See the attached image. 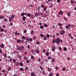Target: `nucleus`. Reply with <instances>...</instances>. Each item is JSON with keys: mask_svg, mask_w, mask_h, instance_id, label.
I'll use <instances>...</instances> for the list:
<instances>
[{"mask_svg": "<svg viewBox=\"0 0 76 76\" xmlns=\"http://www.w3.org/2000/svg\"><path fill=\"white\" fill-rule=\"evenodd\" d=\"M17 47V50H18V51H23L25 48V47L23 46H19L18 45H17L16 46Z\"/></svg>", "mask_w": 76, "mask_h": 76, "instance_id": "f257e3e1", "label": "nucleus"}, {"mask_svg": "<svg viewBox=\"0 0 76 76\" xmlns=\"http://www.w3.org/2000/svg\"><path fill=\"white\" fill-rule=\"evenodd\" d=\"M56 44L58 45V44H60V42H63V40L61 39L60 38H58L56 40Z\"/></svg>", "mask_w": 76, "mask_h": 76, "instance_id": "f03ea898", "label": "nucleus"}, {"mask_svg": "<svg viewBox=\"0 0 76 76\" xmlns=\"http://www.w3.org/2000/svg\"><path fill=\"white\" fill-rule=\"evenodd\" d=\"M15 16L13 15H11V17H9V22H12V20L15 18Z\"/></svg>", "mask_w": 76, "mask_h": 76, "instance_id": "7ed1b4c3", "label": "nucleus"}, {"mask_svg": "<svg viewBox=\"0 0 76 76\" xmlns=\"http://www.w3.org/2000/svg\"><path fill=\"white\" fill-rule=\"evenodd\" d=\"M37 9V10L38 12H40V13H42L41 12H43V13L44 12V10H43V9L41 8L40 6H39V7H38Z\"/></svg>", "mask_w": 76, "mask_h": 76, "instance_id": "20e7f679", "label": "nucleus"}, {"mask_svg": "<svg viewBox=\"0 0 76 76\" xmlns=\"http://www.w3.org/2000/svg\"><path fill=\"white\" fill-rule=\"evenodd\" d=\"M56 61L55 59L54 58H51V63L53 64L54 63V62Z\"/></svg>", "mask_w": 76, "mask_h": 76, "instance_id": "39448f33", "label": "nucleus"}, {"mask_svg": "<svg viewBox=\"0 0 76 76\" xmlns=\"http://www.w3.org/2000/svg\"><path fill=\"white\" fill-rule=\"evenodd\" d=\"M5 47V45H4V44L3 43L1 44L0 46V47L1 48H4Z\"/></svg>", "mask_w": 76, "mask_h": 76, "instance_id": "423d86ee", "label": "nucleus"}, {"mask_svg": "<svg viewBox=\"0 0 76 76\" xmlns=\"http://www.w3.org/2000/svg\"><path fill=\"white\" fill-rule=\"evenodd\" d=\"M56 46H53L52 48V51H53V52H54V51H55V50H56Z\"/></svg>", "mask_w": 76, "mask_h": 76, "instance_id": "0eeeda50", "label": "nucleus"}, {"mask_svg": "<svg viewBox=\"0 0 76 76\" xmlns=\"http://www.w3.org/2000/svg\"><path fill=\"white\" fill-rule=\"evenodd\" d=\"M65 33V31L63 30L62 31H61L60 32V34L61 35H63Z\"/></svg>", "mask_w": 76, "mask_h": 76, "instance_id": "6e6552de", "label": "nucleus"}, {"mask_svg": "<svg viewBox=\"0 0 76 76\" xmlns=\"http://www.w3.org/2000/svg\"><path fill=\"white\" fill-rule=\"evenodd\" d=\"M13 53L15 55H16V54H18V51H14L13 52Z\"/></svg>", "mask_w": 76, "mask_h": 76, "instance_id": "1a4fd4ad", "label": "nucleus"}, {"mask_svg": "<svg viewBox=\"0 0 76 76\" xmlns=\"http://www.w3.org/2000/svg\"><path fill=\"white\" fill-rule=\"evenodd\" d=\"M39 15V14H38V13L37 12H36L34 14V16L35 17H37V16H38Z\"/></svg>", "mask_w": 76, "mask_h": 76, "instance_id": "9d476101", "label": "nucleus"}, {"mask_svg": "<svg viewBox=\"0 0 76 76\" xmlns=\"http://www.w3.org/2000/svg\"><path fill=\"white\" fill-rule=\"evenodd\" d=\"M21 42V40L20 39H18L17 41V42L18 44H20V43Z\"/></svg>", "mask_w": 76, "mask_h": 76, "instance_id": "9b49d317", "label": "nucleus"}, {"mask_svg": "<svg viewBox=\"0 0 76 76\" xmlns=\"http://www.w3.org/2000/svg\"><path fill=\"white\" fill-rule=\"evenodd\" d=\"M17 57L19 58V59H21L22 58V56H19V55H18L17 56Z\"/></svg>", "mask_w": 76, "mask_h": 76, "instance_id": "f8f14e48", "label": "nucleus"}, {"mask_svg": "<svg viewBox=\"0 0 76 76\" xmlns=\"http://www.w3.org/2000/svg\"><path fill=\"white\" fill-rule=\"evenodd\" d=\"M25 40H26V41L25 42H28V41H29V38L28 37H26V38L25 39Z\"/></svg>", "mask_w": 76, "mask_h": 76, "instance_id": "ddd939ff", "label": "nucleus"}, {"mask_svg": "<svg viewBox=\"0 0 76 76\" xmlns=\"http://www.w3.org/2000/svg\"><path fill=\"white\" fill-rule=\"evenodd\" d=\"M4 16L1 15L0 16V19H4Z\"/></svg>", "mask_w": 76, "mask_h": 76, "instance_id": "4468645a", "label": "nucleus"}, {"mask_svg": "<svg viewBox=\"0 0 76 76\" xmlns=\"http://www.w3.org/2000/svg\"><path fill=\"white\" fill-rule=\"evenodd\" d=\"M47 7L46 6H45L43 8V10L44 11H46L47 10Z\"/></svg>", "mask_w": 76, "mask_h": 76, "instance_id": "2eb2a0df", "label": "nucleus"}, {"mask_svg": "<svg viewBox=\"0 0 76 76\" xmlns=\"http://www.w3.org/2000/svg\"><path fill=\"white\" fill-rule=\"evenodd\" d=\"M35 73L34 72H32L31 73V76H34V75H35Z\"/></svg>", "mask_w": 76, "mask_h": 76, "instance_id": "dca6fc26", "label": "nucleus"}, {"mask_svg": "<svg viewBox=\"0 0 76 76\" xmlns=\"http://www.w3.org/2000/svg\"><path fill=\"white\" fill-rule=\"evenodd\" d=\"M3 56L4 58H5V57H7V53H4Z\"/></svg>", "mask_w": 76, "mask_h": 76, "instance_id": "f3484780", "label": "nucleus"}, {"mask_svg": "<svg viewBox=\"0 0 76 76\" xmlns=\"http://www.w3.org/2000/svg\"><path fill=\"white\" fill-rule=\"evenodd\" d=\"M47 37H46V36L45 35L44 37V40H45V41H47Z\"/></svg>", "mask_w": 76, "mask_h": 76, "instance_id": "a211bd4d", "label": "nucleus"}, {"mask_svg": "<svg viewBox=\"0 0 76 76\" xmlns=\"http://www.w3.org/2000/svg\"><path fill=\"white\" fill-rule=\"evenodd\" d=\"M20 64V62H19V61L17 62L16 64L17 66H19Z\"/></svg>", "mask_w": 76, "mask_h": 76, "instance_id": "6ab92c4d", "label": "nucleus"}, {"mask_svg": "<svg viewBox=\"0 0 76 76\" xmlns=\"http://www.w3.org/2000/svg\"><path fill=\"white\" fill-rule=\"evenodd\" d=\"M36 53H39V50L38 49H37L36 51Z\"/></svg>", "mask_w": 76, "mask_h": 76, "instance_id": "aec40b11", "label": "nucleus"}, {"mask_svg": "<svg viewBox=\"0 0 76 76\" xmlns=\"http://www.w3.org/2000/svg\"><path fill=\"white\" fill-rule=\"evenodd\" d=\"M11 70V67L10 66H8V71H10Z\"/></svg>", "mask_w": 76, "mask_h": 76, "instance_id": "412c9836", "label": "nucleus"}, {"mask_svg": "<svg viewBox=\"0 0 76 76\" xmlns=\"http://www.w3.org/2000/svg\"><path fill=\"white\" fill-rule=\"evenodd\" d=\"M9 24L10 26H12L13 25V23L12 22L10 23Z\"/></svg>", "mask_w": 76, "mask_h": 76, "instance_id": "4be33fe9", "label": "nucleus"}, {"mask_svg": "<svg viewBox=\"0 0 76 76\" xmlns=\"http://www.w3.org/2000/svg\"><path fill=\"white\" fill-rule=\"evenodd\" d=\"M43 25L44 27H45V28H46L48 26V25L47 24H46L45 23H44Z\"/></svg>", "mask_w": 76, "mask_h": 76, "instance_id": "5701e85b", "label": "nucleus"}, {"mask_svg": "<svg viewBox=\"0 0 76 76\" xmlns=\"http://www.w3.org/2000/svg\"><path fill=\"white\" fill-rule=\"evenodd\" d=\"M20 66H23V64L22 62L20 63Z\"/></svg>", "mask_w": 76, "mask_h": 76, "instance_id": "b1692460", "label": "nucleus"}, {"mask_svg": "<svg viewBox=\"0 0 76 76\" xmlns=\"http://www.w3.org/2000/svg\"><path fill=\"white\" fill-rule=\"evenodd\" d=\"M59 14L60 15H61L63 14V12H62V11L61 10L60 12H59Z\"/></svg>", "mask_w": 76, "mask_h": 76, "instance_id": "393cba45", "label": "nucleus"}, {"mask_svg": "<svg viewBox=\"0 0 76 76\" xmlns=\"http://www.w3.org/2000/svg\"><path fill=\"white\" fill-rule=\"evenodd\" d=\"M20 71L22 72V71H23V67L20 68Z\"/></svg>", "mask_w": 76, "mask_h": 76, "instance_id": "a878e982", "label": "nucleus"}, {"mask_svg": "<svg viewBox=\"0 0 76 76\" xmlns=\"http://www.w3.org/2000/svg\"><path fill=\"white\" fill-rule=\"evenodd\" d=\"M23 21H25V19H26V17L25 16L23 17Z\"/></svg>", "mask_w": 76, "mask_h": 76, "instance_id": "bb28decb", "label": "nucleus"}, {"mask_svg": "<svg viewBox=\"0 0 76 76\" xmlns=\"http://www.w3.org/2000/svg\"><path fill=\"white\" fill-rule=\"evenodd\" d=\"M12 61L13 62V63H16V59H14L12 60Z\"/></svg>", "mask_w": 76, "mask_h": 76, "instance_id": "cd10ccee", "label": "nucleus"}, {"mask_svg": "<svg viewBox=\"0 0 76 76\" xmlns=\"http://www.w3.org/2000/svg\"><path fill=\"white\" fill-rule=\"evenodd\" d=\"M64 20H65V21H66V20H67V17H64Z\"/></svg>", "mask_w": 76, "mask_h": 76, "instance_id": "c85d7f7f", "label": "nucleus"}, {"mask_svg": "<svg viewBox=\"0 0 76 76\" xmlns=\"http://www.w3.org/2000/svg\"><path fill=\"white\" fill-rule=\"evenodd\" d=\"M74 2V1L73 0H71V5H72V4L73 3V2Z\"/></svg>", "mask_w": 76, "mask_h": 76, "instance_id": "c756f323", "label": "nucleus"}, {"mask_svg": "<svg viewBox=\"0 0 76 76\" xmlns=\"http://www.w3.org/2000/svg\"><path fill=\"white\" fill-rule=\"evenodd\" d=\"M34 31H31V35H33L34 34Z\"/></svg>", "mask_w": 76, "mask_h": 76, "instance_id": "7c9ffc66", "label": "nucleus"}, {"mask_svg": "<svg viewBox=\"0 0 76 76\" xmlns=\"http://www.w3.org/2000/svg\"><path fill=\"white\" fill-rule=\"evenodd\" d=\"M65 28L67 29H68L69 28V26H68V25H67L66 26H65Z\"/></svg>", "mask_w": 76, "mask_h": 76, "instance_id": "2f4dec72", "label": "nucleus"}, {"mask_svg": "<svg viewBox=\"0 0 76 76\" xmlns=\"http://www.w3.org/2000/svg\"><path fill=\"white\" fill-rule=\"evenodd\" d=\"M4 21L6 22L7 21V19L5 18H4Z\"/></svg>", "mask_w": 76, "mask_h": 76, "instance_id": "473e14b6", "label": "nucleus"}, {"mask_svg": "<svg viewBox=\"0 0 76 76\" xmlns=\"http://www.w3.org/2000/svg\"><path fill=\"white\" fill-rule=\"evenodd\" d=\"M53 75V72L50 73L49 75V76H52Z\"/></svg>", "mask_w": 76, "mask_h": 76, "instance_id": "72a5a7b5", "label": "nucleus"}, {"mask_svg": "<svg viewBox=\"0 0 76 76\" xmlns=\"http://www.w3.org/2000/svg\"><path fill=\"white\" fill-rule=\"evenodd\" d=\"M48 55H49V52H46V56H48Z\"/></svg>", "mask_w": 76, "mask_h": 76, "instance_id": "f704fd0d", "label": "nucleus"}, {"mask_svg": "<svg viewBox=\"0 0 76 76\" xmlns=\"http://www.w3.org/2000/svg\"><path fill=\"white\" fill-rule=\"evenodd\" d=\"M40 35L41 37L42 38H43V37H44V35L43 34H40Z\"/></svg>", "mask_w": 76, "mask_h": 76, "instance_id": "c9c22d12", "label": "nucleus"}, {"mask_svg": "<svg viewBox=\"0 0 76 76\" xmlns=\"http://www.w3.org/2000/svg\"><path fill=\"white\" fill-rule=\"evenodd\" d=\"M53 41H52V43H53V44H54V43H56V42L55 40L53 39Z\"/></svg>", "mask_w": 76, "mask_h": 76, "instance_id": "e433bc0d", "label": "nucleus"}, {"mask_svg": "<svg viewBox=\"0 0 76 76\" xmlns=\"http://www.w3.org/2000/svg\"><path fill=\"white\" fill-rule=\"evenodd\" d=\"M51 68H48V72H51Z\"/></svg>", "mask_w": 76, "mask_h": 76, "instance_id": "4c0bfd02", "label": "nucleus"}, {"mask_svg": "<svg viewBox=\"0 0 76 76\" xmlns=\"http://www.w3.org/2000/svg\"><path fill=\"white\" fill-rule=\"evenodd\" d=\"M27 16H28V17H30V16H31V14H30L29 13H28L27 14Z\"/></svg>", "mask_w": 76, "mask_h": 76, "instance_id": "58836bf2", "label": "nucleus"}, {"mask_svg": "<svg viewBox=\"0 0 76 76\" xmlns=\"http://www.w3.org/2000/svg\"><path fill=\"white\" fill-rule=\"evenodd\" d=\"M27 59H28V58L26 56H24V57L23 58V59L24 60H26Z\"/></svg>", "mask_w": 76, "mask_h": 76, "instance_id": "ea45409f", "label": "nucleus"}, {"mask_svg": "<svg viewBox=\"0 0 76 76\" xmlns=\"http://www.w3.org/2000/svg\"><path fill=\"white\" fill-rule=\"evenodd\" d=\"M51 1H48V0L47 1V0H46L45 1V3H48L49 2H50Z\"/></svg>", "mask_w": 76, "mask_h": 76, "instance_id": "a19ab883", "label": "nucleus"}, {"mask_svg": "<svg viewBox=\"0 0 76 76\" xmlns=\"http://www.w3.org/2000/svg\"><path fill=\"white\" fill-rule=\"evenodd\" d=\"M27 54H28V52H26L23 53V55H27Z\"/></svg>", "mask_w": 76, "mask_h": 76, "instance_id": "79ce46f5", "label": "nucleus"}, {"mask_svg": "<svg viewBox=\"0 0 76 76\" xmlns=\"http://www.w3.org/2000/svg\"><path fill=\"white\" fill-rule=\"evenodd\" d=\"M67 15L69 17H70V14L69 12H68L67 14Z\"/></svg>", "mask_w": 76, "mask_h": 76, "instance_id": "37998d69", "label": "nucleus"}, {"mask_svg": "<svg viewBox=\"0 0 76 76\" xmlns=\"http://www.w3.org/2000/svg\"><path fill=\"white\" fill-rule=\"evenodd\" d=\"M1 32H3L4 31V29L3 28H1L0 29Z\"/></svg>", "mask_w": 76, "mask_h": 76, "instance_id": "c03bdc74", "label": "nucleus"}, {"mask_svg": "<svg viewBox=\"0 0 76 76\" xmlns=\"http://www.w3.org/2000/svg\"><path fill=\"white\" fill-rule=\"evenodd\" d=\"M0 53L1 54H2V53H3V52H2V50L1 49H0Z\"/></svg>", "mask_w": 76, "mask_h": 76, "instance_id": "a18cd8bd", "label": "nucleus"}, {"mask_svg": "<svg viewBox=\"0 0 76 76\" xmlns=\"http://www.w3.org/2000/svg\"><path fill=\"white\" fill-rule=\"evenodd\" d=\"M58 26H62V24H61V23H59L58 24Z\"/></svg>", "mask_w": 76, "mask_h": 76, "instance_id": "49530a36", "label": "nucleus"}, {"mask_svg": "<svg viewBox=\"0 0 76 76\" xmlns=\"http://www.w3.org/2000/svg\"><path fill=\"white\" fill-rule=\"evenodd\" d=\"M9 61L10 62V63H12V58H10V60H9Z\"/></svg>", "mask_w": 76, "mask_h": 76, "instance_id": "de8ad7c7", "label": "nucleus"}, {"mask_svg": "<svg viewBox=\"0 0 76 76\" xmlns=\"http://www.w3.org/2000/svg\"><path fill=\"white\" fill-rule=\"evenodd\" d=\"M31 60H33V59H34V56H32L31 57Z\"/></svg>", "mask_w": 76, "mask_h": 76, "instance_id": "09e8293b", "label": "nucleus"}, {"mask_svg": "<svg viewBox=\"0 0 76 76\" xmlns=\"http://www.w3.org/2000/svg\"><path fill=\"white\" fill-rule=\"evenodd\" d=\"M62 70H63V71H65V70H66V68L64 67L62 68Z\"/></svg>", "mask_w": 76, "mask_h": 76, "instance_id": "8fccbe9b", "label": "nucleus"}, {"mask_svg": "<svg viewBox=\"0 0 76 76\" xmlns=\"http://www.w3.org/2000/svg\"><path fill=\"white\" fill-rule=\"evenodd\" d=\"M49 7L50 8H51V7H53V4H50L49 6Z\"/></svg>", "mask_w": 76, "mask_h": 76, "instance_id": "3c124183", "label": "nucleus"}, {"mask_svg": "<svg viewBox=\"0 0 76 76\" xmlns=\"http://www.w3.org/2000/svg\"><path fill=\"white\" fill-rule=\"evenodd\" d=\"M24 13L23 12V13H22L21 14V16H24Z\"/></svg>", "mask_w": 76, "mask_h": 76, "instance_id": "603ef678", "label": "nucleus"}, {"mask_svg": "<svg viewBox=\"0 0 76 76\" xmlns=\"http://www.w3.org/2000/svg\"><path fill=\"white\" fill-rule=\"evenodd\" d=\"M29 40L30 41H32V39L31 38H30L28 39V41Z\"/></svg>", "mask_w": 76, "mask_h": 76, "instance_id": "864d4df0", "label": "nucleus"}, {"mask_svg": "<svg viewBox=\"0 0 76 76\" xmlns=\"http://www.w3.org/2000/svg\"><path fill=\"white\" fill-rule=\"evenodd\" d=\"M40 28H41V29H43V28H44V26H40Z\"/></svg>", "mask_w": 76, "mask_h": 76, "instance_id": "5fc2aeb1", "label": "nucleus"}, {"mask_svg": "<svg viewBox=\"0 0 76 76\" xmlns=\"http://www.w3.org/2000/svg\"><path fill=\"white\" fill-rule=\"evenodd\" d=\"M22 38L23 39H25V37L23 36L22 37Z\"/></svg>", "mask_w": 76, "mask_h": 76, "instance_id": "6e6d98bb", "label": "nucleus"}, {"mask_svg": "<svg viewBox=\"0 0 76 76\" xmlns=\"http://www.w3.org/2000/svg\"><path fill=\"white\" fill-rule=\"evenodd\" d=\"M64 51H66V50H67V48L66 47H64Z\"/></svg>", "mask_w": 76, "mask_h": 76, "instance_id": "4d7b16f0", "label": "nucleus"}, {"mask_svg": "<svg viewBox=\"0 0 76 76\" xmlns=\"http://www.w3.org/2000/svg\"><path fill=\"white\" fill-rule=\"evenodd\" d=\"M5 72H6V71H5V70L4 69H2V73H5Z\"/></svg>", "mask_w": 76, "mask_h": 76, "instance_id": "13d9d810", "label": "nucleus"}, {"mask_svg": "<svg viewBox=\"0 0 76 76\" xmlns=\"http://www.w3.org/2000/svg\"><path fill=\"white\" fill-rule=\"evenodd\" d=\"M58 48L59 51H61V47H58Z\"/></svg>", "mask_w": 76, "mask_h": 76, "instance_id": "bf43d9fd", "label": "nucleus"}, {"mask_svg": "<svg viewBox=\"0 0 76 76\" xmlns=\"http://www.w3.org/2000/svg\"><path fill=\"white\" fill-rule=\"evenodd\" d=\"M42 73H43V75H45V71H43L42 72Z\"/></svg>", "mask_w": 76, "mask_h": 76, "instance_id": "052dcab7", "label": "nucleus"}, {"mask_svg": "<svg viewBox=\"0 0 76 76\" xmlns=\"http://www.w3.org/2000/svg\"><path fill=\"white\" fill-rule=\"evenodd\" d=\"M27 47L28 49H29V48H30V45H28Z\"/></svg>", "mask_w": 76, "mask_h": 76, "instance_id": "680f3d73", "label": "nucleus"}, {"mask_svg": "<svg viewBox=\"0 0 76 76\" xmlns=\"http://www.w3.org/2000/svg\"><path fill=\"white\" fill-rule=\"evenodd\" d=\"M41 7L42 8H44V5L41 4Z\"/></svg>", "mask_w": 76, "mask_h": 76, "instance_id": "e2e57ef3", "label": "nucleus"}, {"mask_svg": "<svg viewBox=\"0 0 76 76\" xmlns=\"http://www.w3.org/2000/svg\"><path fill=\"white\" fill-rule=\"evenodd\" d=\"M6 26L4 25H3V26H2V28H6Z\"/></svg>", "mask_w": 76, "mask_h": 76, "instance_id": "0e129e2a", "label": "nucleus"}, {"mask_svg": "<svg viewBox=\"0 0 76 76\" xmlns=\"http://www.w3.org/2000/svg\"><path fill=\"white\" fill-rule=\"evenodd\" d=\"M46 36L47 38H49V37H50V35H49L48 34Z\"/></svg>", "mask_w": 76, "mask_h": 76, "instance_id": "69168bd1", "label": "nucleus"}, {"mask_svg": "<svg viewBox=\"0 0 76 76\" xmlns=\"http://www.w3.org/2000/svg\"><path fill=\"white\" fill-rule=\"evenodd\" d=\"M44 64V61H42V62H41V65H42Z\"/></svg>", "mask_w": 76, "mask_h": 76, "instance_id": "338daca9", "label": "nucleus"}, {"mask_svg": "<svg viewBox=\"0 0 76 76\" xmlns=\"http://www.w3.org/2000/svg\"><path fill=\"white\" fill-rule=\"evenodd\" d=\"M26 32H27V31H26V30H25L23 32L24 33H26Z\"/></svg>", "mask_w": 76, "mask_h": 76, "instance_id": "774afa93", "label": "nucleus"}]
</instances>
